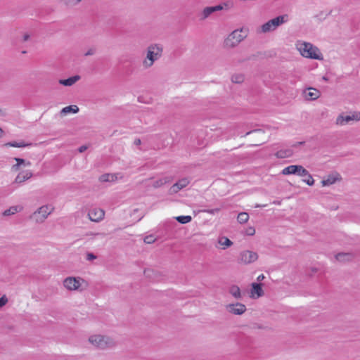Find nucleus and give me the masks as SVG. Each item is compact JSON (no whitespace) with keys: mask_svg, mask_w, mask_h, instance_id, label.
<instances>
[{"mask_svg":"<svg viewBox=\"0 0 360 360\" xmlns=\"http://www.w3.org/2000/svg\"><path fill=\"white\" fill-rule=\"evenodd\" d=\"M4 133V130L1 128H0V137L3 136Z\"/></svg>","mask_w":360,"mask_h":360,"instance_id":"50","label":"nucleus"},{"mask_svg":"<svg viewBox=\"0 0 360 360\" xmlns=\"http://www.w3.org/2000/svg\"><path fill=\"white\" fill-rule=\"evenodd\" d=\"M6 115V112L0 108V117H3Z\"/></svg>","mask_w":360,"mask_h":360,"instance_id":"49","label":"nucleus"},{"mask_svg":"<svg viewBox=\"0 0 360 360\" xmlns=\"http://www.w3.org/2000/svg\"><path fill=\"white\" fill-rule=\"evenodd\" d=\"M242 30H236L233 31L224 40V47L231 49L234 48L243 40L244 37L241 34Z\"/></svg>","mask_w":360,"mask_h":360,"instance_id":"5","label":"nucleus"},{"mask_svg":"<svg viewBox=\"0 0 360 360\" xmlns=\"http://www.w3.org/2000/svg\"><path fill=\"white\" fill-rule=\"evenodd\" d=\"M97 258V256L94 255L93 252H87L86 259L88 261H92L94 259H96Z\"/></svg>","mask_w":360,"mask_h":360,"instance_id":"37","label":"nucleus"},{"mask_svg":"<svg viewBox=\"0 0 360 360\" xmlns=\"http://www.w3.org/2000/svg\"><path fill=\"white\" fill-rule=\"evenodd\" d=\"M96 51V48H90L85 53H84V56H93L95 54Z\"/></svg>","mask_w":360,"mask_h":360,"instance_id":"38","label":"nucleus"},{"mask_svg":"<svg viewBox=\"0 0 360 360\" xmlns=\"http://www.w3.org/2000/svg\"><path fill=\"white\" fill-rule=\"evenodd\" d=\"M360 120V113L354 112L352 115H340L336 120V124L339 125H345L349 124L351 121H359Z\"/></svg>","mask_w":360,"mask_h":360,"instance_id":"7","label":"nucleus"},{"mask_svg":"<svg viewBox=\"0 0 360 360\" xmlns=\"http://www.w3.org/2000/svg\"><path fill=\"white\" fill-rule=\"evenodd\" d=\"M175 219L179 223L182 224H187L192 220V217L189 215L179 216V217H176Z\"/></svg>","mask_w":360,"mask_h":360,"instance_id":"29","label":"nucleus"},{"mask_svg":"<svg viewBox=\"0 0 360 360\" xmlns=\"http://www.w3.org/2000/svg\"><path fill=\"white\" fill-rule=\"evenodd\" d=\"M143 241H144V243H146L147 244H152L155 241V238H154L153 236L150 235V236H146L143 239Z\"/></svg>","mask_w":360,"mask_h":360,"instance_id":"36","label":"nucleus"},{"mask_svg":"<svg viewBox=\"0 0 360 360\" xmlns=\"http://www.w3.org/2000/svg\"><path fill=\"white\" fill-rule=\"evenodd\" d=\"M116 179V176L112 174H104L99 177V180L101 182H109L113 181Z\"/></svg>","mask_w":360,"mask_h":360,"instance_id":"27","label":"nucleus"},{"mask_svg":"<svg viewBox=\"0 0 360 360\" xmlns=\"http://www.w3.org/2000/svg\"><path fill=\"white\" fill-rule=\"evenodd\" d=\"M86 149H87V146H86L83 145V146H80V147L78 148V151H79V153H83V152H84Z\"/></svg>","mask_w":360,"mask_h":360,"instance_id":"43","label":"nucleus"},{"mask_svg":"<svg viewBox=\"0 0 360 360\" xmlns=\"http://www.w3.org/2000/svg\"><path fill=\"white\" fill-rule=\"evenodd\" d=\"M287 18L288 16L286 15H279L269 20L262 25V32L266 33L275 30L279 25L287 21Z\"/></svg>","mask_w":360,"mask_h":360,"instance_id":"4","label":"nucleus"},{"mask_svg":"<svg viewBox=\"0 0 360 360\" xmlns=\"http://www.w3.org/2000/svg\"><path fill=\"white\" fill-rule=\"evenodd\" d=\"M262 283H252L251 285V293L254 297V295H257V297H260L264 295V292L262 288Z\"/></svg>","mask_w":360,"mask_h":360,"instance_id":"16","label":"nucleus"},{"mask_svg":"<svg viewBox=\"0 0 360 360\" xmlns=\"http://www.w3.org/2000/svg\"><path fill=\"white\" fill-rule=\"evenodd\" d=\"M141 139H136L134 140V144H135L136 146H139V145H141Z\"/></svg>","mask_w":360,"mask_h":360,"instance_id":"45","label":"nucleus"},{"mask_svg":"<svg viewBox=\"0 0 360 360\" xmlns=\"http://www.w3.org/2000/svg\"><path fill=\"white\" fill-rule=\"evenodd\" d=\"M226 309L229 313L235 315H241L247 310L246 306L240 302L229 304L226 306Z\"/></svg>","mask_w":360,"mask_h":360,"instance_id":"8","label":"nucleus"},{"mask_svg":"<svg viewBox=\"0 0 360 360\" xmlns=\"http://www.w3.org/2000/svg\"><path fill=\"white\" fill-rule=\"evenodd\" d=\"M311 270L313 272H316V271H317V269L316 268H312Z\"/></svg>","mask_w":360,"mask_h":360,"instance_id":"54","label":"nucleus"},{"mask_svg":"<svg viewBox=\"0 0 360 360\" xmlns=\"http://www.w3.org/2000/svg\"><path fill=\"white\" fill-rule=\"evenodd\" d=\"M249 219V215L247 212H240L238 214L237 220L240 224L246 223Z\"/></svg>","mask_w":360,"mask_h":360,"instance_id":"28","label":"nucleus"},{"mask_svg":"<svg viewBox=\"0 0 360 360\" xmlns=\"http://www.w3.org/2000/svg\"><path fill=\"white\" fill-rule=\"evenodd\" d=\"M19 167H20V165H18V163H16L15 165H14L13 167H12V169L13 170H18L19 169Z\"/></svg>","mask_w":360,"mask_h":360,"instance_id":"48","label":"nucleus"},{"mask_svg":"<svg viewBox=\"0 0 360 360\" xmlns=\"http://www.w3.org/2000/svg\"><path fill=\"white\" fill-rule=\"evenodd\" d=\"M89 340L93 345L102 349L112 347L115 345L112 339L101 335H91Z\"/></svg>","mask_w":360,"mask_h":360,"instance_id":"3","label":"nucleus"},{"mask_svg":"<svg viewBox=\"0 0 360 360\" xmlns=\"http://www.w3.org/2000/svg\"><path fill=\"white\" fill-rule=\"evenodd\" d=\"M219 243L221 245H225L227 248L230 247L233 244L232 241L226 237L220 238Z\"/></svg>","mask_w":360,"mask_h":360,"instance_id":"32","label":"nucleus"},{"mask_svg":"<svg viewBox=\"0 0 360 360\" xmlns=\"http://www.w3.org/2000/svg\"><path fill=\"white\" fill-rule=\"evenodd\" d=\"M214 9V13L217 11H221L223 9H229V3L224 2L222 4L217 5L214 6H212Z\"/></svg>","mask_w":360,"mask_h":360,"instance_id":"31","label":"nucleus"},{"mask_svg":"<svg viewBox=\"0 0 360 360\" xmlns=\"http://www.w3.org/2000/svg\"><path fill=\"white\" fill-rule=\"evenodd\" d=\"M354 258V255L352 252H340L335 255V259L341 262H349Z\"/></svg>","mask_w":360,"mask_h":360,"instance_id":"15","label":"nucleus"},{"mask_svg":"<svg viewBox=\"0 0 360 360\" xmlns=\"http://www.w3.org/2000/svg\"><path fill=\"white\" fill-rule=\"evenodd\" d=\"M80 278L68 277L66 278L63 281L64 286L70 290H78L81 285Z\"/></svg>","mask_w":360,"mask_h":360,"instance_id":"10","label":"nucleus"},{"mask_svg":"<svg viewBox=\"0 0 360 360\" xmlns=\"http://www.w3.org/2000/svg\"><path fill=\"white\" fill-rule=\"evenodd\" d=\"M173 181V177L172 176H166L162 178H160L157 180L153 181L152 184V186L157 188L164 186L166 184L171 183Z\"/></svg>","mask_w":360,"mask_h":360,"instance_id":"14","label":"nucleus"},{"mask_svg":"<svg viewBox=\"0 0 360 360\" xmlns=\"http://www.w3.org/2000/svg\"><path fill=\"white\" fill-rule=\"evenodd\" d=\"M322 79H323V80H324V81H328V77H327L326 76H323V77H322Z\"/></svg>","mask_w":360,"mask_h":360,"instance_id":"53","label":"nucleus"},{"mask_svg":"<svg viewBox=\"0 0 360 360\" xmlns=\"http://www.w3.org/2000/svg\"><path fill=\"white\" fill-rule=\"evenodd\" d=\"M307 179H303V181L309 186H313L314 184V180L312 176L309 173V174L306 175Z\"/></svg>","mask_w":360,"mask_h":360,"instance_id":"34","label":"nucleus"},{"mask_svg":"<svg viewBox=\"0 0 360 360\" xmlns=\"http://www.w3.org/2000/svg\"><path fill=\"white\" fill-rule=\"evenodd\" d=\"M229 293L234 297L236 299H240L242 297V295L240 292V289L238 285H233L229 288Z\"/></svg>","mask_w":360,"mask_h":360,"instance_id":"22","label":"nucleus"},{"mask_svg":"<svg viewBox=\"0 0 360 360\" xmlns=\"http://www.w3.org/2000/svg\"><path fill=\"white\" fill-rule=\"evenodd\" d=\"M339 176L338 174L328 175L326 179L322 180L321 184L323 186L332 185L339 179Z\"/></svg>","mask_w":360,"mask_h":360,"instance_id":"18","label":"nucleus"},{"mask_svg":"<svg viewBox=\"0 0 360 360\" xmlns=\"http://www.w3.org/2000/svg\"><path fill=\"white\" fill-rule=\"evenodd\" d=\"M292 155V150L291 149L280 150L275 153V156L280 159L290 157Z\"/></svg>","mask_w":360,"mask_h":360,"instance_id":"23","label":"nucleus"},{"mask_svg":"<svg viewBox=\"0 0 360 360\" xmlns=\"http://www.w3.org/2000/svg\"><path fill=\"white\" fill-rule=\"evenodd\" d=\"M252 132H257V133L261 134H264V131H262L261 129H256L254 131H250L247 132L245 135H248V134H251Z\"/></svg>","mask_w":360,"mask_h":360,"instance_id":"42","label":"nucleus"},{"mask_svg":"<svg viewBox=\"0 0 360 360\" xmlns=\"http://www.w3.org/2000/svg\"><path fill=\"white\" fill-rule=\"evenodd\" d=\"M189 183L190 179L188 178H182L170 187L169 192L170 194L176 193L181 189L187 186Z\"/></svg>","mask_w":360,"mask_h":360,"instance_id":"11","label":"nucleus"},{"mask_svg":"<svg viewBox=\"0 0 360 360\" xmlns=\"http://www.w3.org/2000/svg\"><path fill=\"white\" fill-rule=\"evenodd\" d=\"M53 207L51 205H43L37 211L34 212L37 222H43L47 217L53 212Z\"/></svg>","mask_w":360,"mask_h":360,"instance_id":"6","label":"nucleus"},{"mask_svg":"<svg viewBox=\"0 0 360 360\" xmlns=\"http://www.w3.org/2000/svg\"><path fill=\"white\" fill-rule=\"evenodd\" d=\"M32 176V173L30 172H22L18 174L16 176L15 181L16 183H22L25 181L26 180L31 178Z\"/></svg>","mask_w":360,"mask_h":360,"instance_id":"19","label":"nucleus"},{"mask_svg":"<svg viewBox=\"0 0 360 360\" xmlns=\"http://www.w3.org/2000/svg\"><path fill=\"white\" fill-rule=\"evenodd\" d=\"M307 174H309L308 170L304 168L302 165H297L296 175L300 176H306Z\"/></svg>","mask_w":360,"mask_h":360,"instance_id":"30","label":"nucleus"},{"mask_svg":"<svg viewBox=\"0 0 360 360\" xmlns=\"http://www.w3.org/2000/svg\"><path fill=\"white\" fill-rule=\"evenodd\" d=\"M8 302V299L6 295H3L0 297V307H4Z\"/></svg>","mask_w":360,"mask_h":360,"instance_id":"39","label":"nucleus"},{"mask_svg":"<svg viewBox=\"0 0 360 360\" xmlns=\"http://www.w3.org/2000/svg\"><path fill=\"white\" fill-rule=\"evenodd\" d=\"M264 278H265L263 274H261L257 277V281L260 282V281H263L264 279Z\"/></svg>","mask_w":360,"mask_h":360,"instance_id":"46","label":"nucleus"},{"mask_svg":"<svg viewBox=\"0 0 360 360\" xmlns=\"http://www.w3.org/2000/svg\"><path fill=\"white\" fill-rule=\"evenodd\" d=\"M258 255L256 252L250 250H245L240 253L239 259L241 263L248 264L256 261Z\"/></svg>","mask_w":360,"mask_h":360,"instance_id":"9","label":"nucleus"},{"mask_svg":"<svg viewBox=\"0 0 360 360\" xmlns=\"http://www.w3.org/2000/svg\"><path fill=\"white\" fill-rule=\"evenodd\" d=\"M14 160L16 161V162L20 165H27V166H30L31 165V162H25V160L22 158H15Z\"/></svg>","mask_w":360,"mask_h":360,"instance_id":"35","label":"nucleus"},{"mask_svg":"<svg viewBox=\"0 0 360 360\" xmlns=\"http://www.w3.org/2000/svg\"><path fill=\"white\" fill-rule=\"evenodd\" d=\"M212 13H214V9H213L212 6L205 7L201 13L200 20H205Z\"/></svg>","mask_w":360,"mask_h":360,"instance_id":"25","label":"nucleus"},{"mask_svg":"<svg viewBox=\"0 0 360 360\" xmlns=\"http://www.w3.org/2000/svg\"><path fill=\"white\" fill-rule=\"evenodd\" d=\"M304 142H298V143H297L296 144H295V145H293V146H297V145H302V144H304Z\"/></svg>","mask_w":360,"mask_h":360,"instance_id":"52","label":"nucleus"},{"mask_svg":"<svg viewBox=\"0 0 360 360\" xmlns=\"http://www.w3.org/2000/svg\"><path fill=\"white\" fill-rule=\"evenodd\" d=\"M22 207L20 206H12L9 209L6 210L3 212L4 216H10L21 211Z\"/></svg>","mask_w":360,"mask_h":360,"instance_id":"24","label":"nucleus"},{"mask_svg":"<svg viewBox=\"0 0 360 360\" xmlns=\"http://www.w3.org/2000/svg\"><path fill=\"white\" fill-rule=\"evenodd\" d=\"M79 108L75 105H68L63 108L60 113L62 116L66 115L68 113H77L79 112Z\"/></svg>","mask_w":360,"mask_h":360,"instance_id":"20","label":"nucleus"},{"mask_svg":"<svg viewBox=\"0 0 360 360\" xmlns=\"http://www.w3.org/2000/svg\"><path fill=\"white\" fill-rule=\"evenodd\" d=\"M297 171V165H290L287 167H285L281 174L283 175H290V174H296Z\"/></svg>","mask_w":360,"mask_h":360,"instance_id":"26","label":"nucleus"},{"mask_svg":"<svg viewBox=\"0 0 360 360\" xmlns=\"http://www.w3.org/2000/svg\"><path fill=\"white\" fill-rule=\"evenodd\" d=\"M82 0H69V2L72 4L73 5H76L79 3Z\"/></svg>","mask_w":360,"mask_h":360,"instance_id":"44","label":"nucleus"},{"mask_svg":"<svg viewBox=\"0 0 360 360\" xmlns=\"http://www.w3.org/2000/svg\"><path fill=\"white\" fill-rule=\"evenodd\" d=\"M304 96L307 100L314 101L317 99L321 96V92L314 88H308L303 92Z\"/></svg>","mask_w":360,"mask_h":360,"instance_id":"13","label":"nucleus"},{"mask_svg":"<svg viewBox=\"0 0 360 360\" xmlns=\"http://www.w3.org/2000/svg\"><path fill=\"white\" fill-rule=\"evenodd\" d=\"M243 79L244 77L242 75H233L231 77L232 82L238 84L243 82Z\"/></svg>","mask_w":360,"mask_h":360,"instance_id":"33","label":"nucleus"},{"mask_svg":"<svg viewBox=\"0 0 360 360\" xmlns=\"http://www.w3.org/2000/svg\"><path fill=\"white\" fill-rule=\"evenodd\" d=\"M80 79V76L75 75L65 79H60L59 83L63 86H70Z\"/></svg>","mask_w":360,"mask_h":360,"instance_id":"17","label":"nucleus"},{"mask_svg":"<svg viewBox=\"0 0 360 360\" xmlns=\"http://www.w3.org/2000/svg\"><path fill=\"white\" fill-rule=\"evenodd\" d=\"M246 233H247V235H248V236H253V235H255V228H254V227H252V226L249 227V228H248V229H247V230H246Z\"/></svg>","mask_w":360,"mask_h":360,"instance_id":"40","label":"nucleus"},{"mask_svg":"<svg viewBox=\"0 0 360 360\" xmlns=\"http://www.w3.org/2000/svg\"><path fill=\"white\" fill-rule=\"evenodd\" d=\"M163 53V46L161 44H150L146 49V57L143 60V66L145 69L151 68L155 62L159 60Z\"/></svg>","mask_w":360,"mask_h":360,"instance_id":"1","label":"nucleus"},{"mask_svg":"<svg viewBox=\"0 0 360 360\" xmlns=\"http://www.w3.org/2000/svg\"><path fill=\"white\" fill-rule=\"evenodd\" d=\"M301 55L307 58L322 60L323 56L319 49L311 43L304 42L299 48Z\"/></svg>","mask_w":360,"mask_h":360,"instance_id":"2","label":"nucleus"},{"mask_svg":"<svg viewBox=\"0 0 360 360\" xmlns=\"http://www.w3.org/2000/svg\"><path fill=\"white\" fill-rule=\"evenodd\" d=\"M30 39V35L28 34H25L23 36V41H26Z\"/></svg>","mask_w":360,"mask_h":360,"instance_id":"47","label":"nucleus"},{"mask_svg":"<svg viewBox=\"0 0 360 360\" xmlns=\"http://www.w3.org/2000/svg\"><path fill=\"white\" fill-rule=\"evenodd\" d=\"M220 210H221V207H218V208H214V209H212V210H205V212L210 213L211 214H214L219 212Z\"/></svg>","mask_w":360,"mask_h":360,"instance_id":"41","label":"nucleus"},{"mask_svg":"<svg viewBox=\"0 0 360 360\" xmlns=\"http://www.w3.org/2000/svg\"><path fill=\"white\" fill-rule=\"evenodd\" d=\"M265 206H266V205H258V204H257L255 207H265Z\"/></svg>","mask_w":360,"mask_h":360,"instance_id":"51","label":"nucleus"},{"mask_svg":"<svg viewBox=\"0 0 360 360\" xmlns=\"http://www.w3.org/2000/svg\"><path fill=\"white\" fill-rule=\"evenodd\" d=\"M94 235H95V236H98V235H101V233H94Z\"/></svg>","mask_w":360,"mask_h":360,"instance_id":"55","label":"nucleus"},{"mask_svg":"<svg viewBox=\"0 0 360 360\" xmlns=\"http://www.w3.org/2000/svg\"><path fill=\"white\" fill-rule=\"evenodd\" d=\"M32 143H25L23 141L17 142V141H10L4 144L5 146L10 147H15V148H23L32 146Z\"/></svg>","mask_w":360,"mask_h":360,"instance_id":"21","label":"nucleus"},{"mask_svg":"<svg viewBox=\"0 0 360 360\" xmlns=\"http://www.w3.org/2000/svg\"><path fill=\"white\" fill-rule=\"evenodd\" d=\"M105 212L99 208H94L89 210L88 213L89 219L92 221L98 222L103 219Z\"/></svg>","mask_w":360,"mask_h":360,"instance_id":"12","label":"nucleus"}]
</instances>
